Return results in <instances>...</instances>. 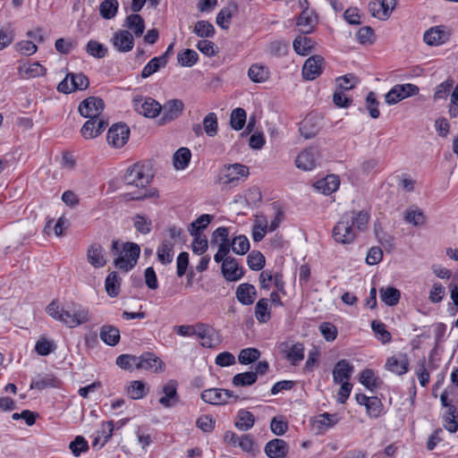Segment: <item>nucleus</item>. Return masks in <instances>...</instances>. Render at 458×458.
<instances>
[{
  "mask_svg": "<svg viewBox=\"0 0 458 458\" xmlns=\"http://www.w3.org/2000/svg\"><path fill=\"white\" fill-rule=\"evenodd\" d=\"M369 214L367 211H351L342 216L332 230L334 241L339 244L347 245L352 243L357 232H362L367 228Z\"/></svg>",
  "mask_w": 458,
  "mask_h": 458,
  "instance_id": "f257e3e1",
  "label": "nucleus"
},
{
  "mask_svg": "<svg viewBox=\"0 0 458 458\" xmlns=\"http://www.w3.org/2000/svg\"><path fill=\"white\" fill-rule=\"evenodd\" d=\"M47 314L70 328L89 321V311L79 304L72 303L65 308L57 301H52L47 308Z\"/></svg>",
  "mask_w": 458,
  "mask_h": 458,
  "instance_id": "f03ea898",
  "label": "nucleus"
},
{
  "mask_svg": "<svg viewBox=\"0 0 458 458\" xmlns=\"http://www.w3.org/2000/svg\"><path fill=\"white\" fill-rule=\"evenodd\" d=\"M112 251L116 258L114 266L125 272L131 270L137 264L140 253V248L137 243L127 242L120 244L114 241L112 243Z\"/></svg>",
  "mask_w": 458,
  "mask_h": 458,
  "instance_id": "7ed1b4c3",
  "label": "nucleus"
},
{
  "mask_svg": "<svg viewBox=\"0 0 458 458\" xmlns=\"http://www.w3.org/2000/svg\"><path fill=\"white\" fill-rule=\"evenodd\" d=\"M249 174V168L241 164H233L222 168L218 174V181L221 184L233 186L236 185L242 178H246Z\"/></svg>",
  "mask_w": 458,
  "mask_h": 458,
  "instance_id": "20e7f679",
  "label": "nucleus"
},
{
  "mask_svg": "<svg viewBox=\"0 0 458 458\" xmlns=\"http://www.w3.org/2000/svg\"><path fill=\"white\" fill-rule=\"evenodd\" d=\"M278 349L284 358L293 366L299 365L304 359L305 347L301 342L284 341L279 344Z\"/></svg>",
  "mask_w": 458,
  "mask_h": 458,
  "instance_id": "39448f33",
  "label": "nucleus"
},
{
  "mask_svg": "<svg viewBox=\"0 0 458 458\" xmlns=\"http://www.w3.org/2000/svg\"><path fill=\"white\" fill-rule=\"evenodd\" d=\"M419 90L415 84H396L385 95V102L387 105H394L406 98L417 95Z\"/></svg>",
  "mask_w": 458,
  "mask_h": 458,
  "instance_id": "423d86ee",
  "label": "nucleus"
},
{
  "mask_svg": "<svg viewBox=\"0 0 458 458\" xmlns=\"http://www.w3.org/2000/svg\"><path fill=\"white\" fill-rule=\"evenodd\" d=\"M201 399L212 405H223L228 403L232 399L233 402L238 400V396L233 392L222 388H209L202 392Z\"/></svg>",
  "mask_w": 458,
  "mask_h": 458,
  "instance_id": "0eeeda50",
  "label": "nucleus"
},
{
  "mask_svg": "<svg viewBox=\"0 0 458 458\" xmlns=\"http://www.w3.org/2000/svg\"><path fill=\"white\" fill-rule=\"evenodd\" d=\"M151 176L142 165L135 164L130 167L124 174V182L129 185L138 188L146 187L150 182Z\"/></svg>",
  "mask_w": 458,
  "mask_h": 458,
  "instance_id": "6e6552de",
  "label": "nucleus"
},
{
  "mask_svg": "<svg viewBox=\"0 0 458 458\" xmlns=\"http://www.w3.org/2000/svg\"><path fill=\"white\" fill-rule=\"evenodd\" d=\"M130 137V129L125 123L113 124L107 132V141L114 148H122Z\"/></svg>",
  "mask_w": 458,
  "mask_h": 458,
  "instance_id": "1a4fd4ad",
  "label": "nucleus"
},
{
  "mask_svg": "<svg viewBox=\"0 0 458 458\" xmlns=\"http://www.w3.org/2000/svg\"><path fill=\"white\" fill-rule=\"evenodd\" d=\"M160 397L158 403L164 408H172L179 402L177 394V383L174 380H169L162 386L159 392Z\"/></svg>",
  "mask_w": 458,
  "mask_h": 458,
  "instance_id": "9d476101",
  "label": "nucleus"
},
{
  "mask_svg": "<svg viewBox=\"0 0 458 458\" xmlns=\"http://www.w3.org/2000/svg\"><path fill=\"white\" fill-rule=\"evenodd\" d=\"M318 151L314 148L303 149L295 158V165L303 171L313 170L318 164Z\"/></svg>",
  "mask_w": 458,
  "mask_h": 458,
  "instance_id": "9b49d317",
  "label": "nucleus"
},
{
  "mask_svg": "<svg viewBox=\"0 0 458 458\" xmlns=\"http://www.w3.org/2000/svg\"><path fill=\"white\" fill-rule=\"evenodd\" d=\"M88 120L81 127V136L86 139H94L100 135L107 125V122L102 119L100 116H89Z\"/></svg>",
  "mask_w": 458,
  "mask_h": 458,
  "instance_id": "f8f14e48",
  "label": "nucleus"
},
{
  "mask_svg": "<svg viewBox=\"0 0 458 458\" xmlns=\"http://www.w3.org/2000/svg\"><path fill=\"white\" fill-rule=\"evenodd\" d=\"M133 106L138 114H160L162 106L154 98L136 97L133 98Z\"/></svg>",
  "mask_w": 458,
  "mask_h": 458,
  "instance_id": "ddd939ff",
  "label": "nucleus"
},
{
  "mask_svg": "<svg viewBox=\"0 0 458 458\" xmlns=\"http://www.w3.org/2000/svg\"><path fill=\"white\" fill-rule=\"evenodd\" d=\"M450 30L444 26H436L426 30L423 40L429 46H439L449 40Z\"/></svg>",
  "mask_w": 458,
  "mask_h": 458,
  "instance_id": "4468645a",
  "label": "nucleus"
},
{
  "mask_svg": "<svg viewBox=\"0 0 458 458\" xmlns=\"http://www.w3.org/2000/svg\"><path fill=\"white\" fill-rule=\"evenodd\" d=\"M111 42L114 47L121 53H127L134 47L133 35L127 30H119L114 32Z\"/></svg>",
  "mask_w": 458,
  "mask_h": 458,
  "instance_id": "2eb2a0df",
  "label": "nucleus"
},
{
  "mask_svg": "<svg viewBox=\"0 0 458 458\" xmlns=\"http://www.w3.org/2000/svg\"><path fill=\"white\" fill-rule=\"evenodd\" d=\"M324 58L321 55H315L309 57L302 66V76L307 81H313L322 72V64Z\"/></svg>",
  "mask_w": 458,
  "mask_h": 458,
  "instance_id": "dca6fc26",
  "label": "nucleus"
},
{
  "mask_svg": "<svg viewBox=\"0 0 458 458\" xmlns=\"http://www.w3.org/2000/svg\"><path fill=\"white\" fill-rule=\"evenodd\" d=\"M87 260L94 268H101L107 263L106 252L101 244L94 242L87 250Z\"/></svg>",
  "mask_w": 458,
  "mask_h": 458,
  "instance_id": "f3484780",
  "label": "nucleus"
},
{
  "mask_svg": "<svg viewBox=\"0 0 458 458\" xmlns=\"http://www.w3.org/2000/svg\"><path fill=\"white\" fill-rule=\"evenodd\" d=\"M222 274L227 281L235 282L243 276V270L239 267L237 260L227 258L222 263Z\"/></svg>",
  "mask_w": 458,
  "mask_h": 458,
  "instance_id": "a211bd4d",
  "label": "nucleus"
},
{
  "mask_svg": "<svg viewBox=\"0 0 458 458\" xmlns=\"http://www.w3.org/2000/svg\"><path fill=\"white\" fill-rule=\"evenodd\" d=\"M105 108V102L98 97H89L79 106L80 114H101Z\"/></svg>",
  "mask_w": 458,
  "mask_h": 458,
  "instance_id": "6ab92c4d",
  "label": "nucleus"
},
{
  "mask_svg": "<svg viewBox=\"0 0 458 458\" xmlns=\"http://www.w3.org/2000/svg\"><path fill=\"white\" fill-rule=\"evenodd\" d=\"M354 370L353 366L346 360H341L336 362L333 369V380L335 384L348 382Z\"/></svg>",
  "mask_w": 458,
  "mask_h": 458,
  "instance_id": "aec40b11",
  "label": "nucleus"
},
{
  "mask_svg": "<svg viewBox=\"0 0 458 458\" xmlns=\"http://www.w3.org/2000/svg\"><path fill=\"white\" fill-rule=\"evenodd\" d=\"M215 329L205 323H197L195 324V334L194 336H197L201 340L200 344L205 348H212L215 344Z\"/></svg>",
  "mask_w": 458,
  "mask_h": 458,
  "instance_id": "412c9836",
  "label": "nucleus"
},
{
  "mask_svg": "<svg viewBox=\"0 0 458 458\" xmlns=\"http://www.w3.org/2000/svg\"><path fill=\"white\" fill-rule=\"evenodd\" d=\"M320 129L319 116H304L300 123L299 131L305 139L314 137Z\"/></svg>",
  "mask_w": 458,
  "mask_h": 458,
  "instance_id": "4be33fe9",
  "label": "nucleus"
},
{
  "mask_svg": "<svg viewBox=\"0 0 458 458\" xmlns=\"http://www.w3.org/2000/svg\"><path fill=\"white\" fill-rule=\"evenodd\" d=\"M288 452V445L280 438H275L267 443L265 453L269 458H284Z\"/></svg>",
  "mask_w": 458,
  "mask_h": 458,
  "instance_id": "5701e85b",
  "label": "nucleus"
},
{
  "mask_svg": "<svg viewBox=\"0 0 458 458\" xmlns=\"http://www.w3.org/2000/svg\"><path fill=\"white\" fill-rule=\"evenodd\" d=\"M340 185V180L335 174L327 175L325 178L317 181L314 184L315 189L325 195H330L335 192Z\"/></svg>",
  "mask_w": 458,
  "mask_h": 458,
  "instance_id": "b1692460",
  "label": "nucleus"
},
{
  "mask_svg": "<svg viewBox=\"0 0 458 458\" xmlns=\"http://www.w3.org/2000/svg\"><path fill=\"white\" fill-rule=\"evenodd\" d=\"M235 295L242 305H251L257 297V291L254 285L243 283L238 285Z\"/></svg>",
  "mask_w": 458,
  "mask_h": 458,
  "instance_id": "393cba45",
  "label": "nucleus"
},
{
  "mask_svg": "<svg viewBox=\"0 0 458 458\" xmlns=\"http://www.w3.org/2000/svg\"><path fill=\"white\" fill-rule=\"evenodd\" d=\"M386 369L397 375H403L409 369V360L407 356L400 355L399 357L392 356L386 360Z\"/></svg>",
  "mask_w": 458,
  "mask_h": 458,
  "instance_id": "a878e982",
  "label": "nucleus"
},
{
  "mask_svg": "<svg viewBox=\"0 0 458 458\" xmlns=\"http://www.w3.org/2000/svg\"><path fill=\"white\" fill-rule=\"evenodd\" d=\"M163 362L153 353L145 352L138 357L137 369H152L158 371L162 369Z\"/></svg>",
  "mask_w": 458,
  "mask_h": 458,
  "instance_id": "bb28decb",
  "label": "nucleus"
},
{
  "mask_svg": "<svg viewBox=\"0 0 458 458\" xmlns=\"http://www.w3.org/2000/svg\"><path fill=\"white\" fill-rule=\"evenodd\" d=\"M238 10V5L234 2H230L225 7L222 8L216 15V24L226 30L232 20V16Z\"/></svg>",
  "mask_w": 458,
  "mask_h": 458,
  "instance_id": "cd10ccee",
  "label": "nucleus"
},
{
  "mask_svg": "<svg viewBox=\"0 0 458 458\" xmlns=\"http://www.w3.org/2000/svg\"><path fill=\"white\" fill-rule=\"evenodd\" d=\"M124 27L133 32L136 37H141L145 30V22L140 14L132 13L126 17Z\"/></svg>",
  "mask_w": 458,
  "mask_h": 458,
  "instance_id": "c85d7f7f",
  "label": "nucleus"
},
{
  "mask_svg": "<svg viewBox=\"0 0 458 458\" xmlns=\"http://www.w3.org/2000/svg\"><path fill=\"white\" fill-rule=\"evenodd\" d=\"M99 337L106 344L114 346L120 341V331L114 326L105 325L100 328Z\"/></svg>",
  "mask_w": 458,
  "mask_h": 458,
  "instance_id": "c756f323",
  "label": "nucleus"
},
{
  "mask_svg": "<svg viewBox=\"0 0 458 458\" xmlns=\"http://www.w3.org/2000/svg\"><path fill=\"white\" fill-rule=\"evenodd\" d=\"M337 422L338 418L336 414L325 412L315 418L313 425L318 429V433H322L335 426Z\"/></svg>",
  "mask_w": 458,
  "mask_h": 458,
  "instance_id": "7c9ffc66",
  "label": "nucleus"
},
{
  "mask_svg": "<svg viewBox=\"0 0 458 458\" xmlns=\"http://www.w3.org/2000/svg\"><path fill=\"white\" fill-rule=\"evenodd\" d=\"M379 297L387 306H395L400 301L401 292L393 286L381 287Z\"/></svg>",
  "mask_w": 458,
  "mask_h": 458,
  "instance_id": "2f4dec72",
  "label": "nucleus"
},
{
  "mask_svg": "<svg viewBox=\"0 0 458 458\" xmlns=\"http://www.w3.org/2000/svg\"><path fill=\"white\" fill-rule=\"evenodd\" d=\"M191 158V152L188 148L182 147L175 151L173 157L174 167L176 170H184L188 167Z\"/></svg>",
  "mask_w": 458,
  "mask_h": 458,
  "instance_id": "473e14b6",
  "label": "nucleus"
},
{
  "mask_svg": "<svg viewBox=\"0 0 458 458\" xmlns=\"http://www.w3.org/2000/svg\"><path fill=\"white\" fill-rule=\"evenodd\" d=\"M404 221L414 226H420L426 223V216L423 211L418 207L412 206L404 212Z\"/></svg>",
  "mask_w": 458,
  "mask_h": 458,
  "instance_id": "72a5a7b5",
  "label": "nucleus"
},
{
  "mask_svg": "<svg viewBox=\"0 0 458 458\" xmlns=\"http://www.w3.org/2000/svg\"><path fill=\"white\" fill-rule=\"evenodd\" d=\"M126 393L132 400H140L148 394V388L143 381L133 380L126 387Z\"/></svg>",
  "mask_w": 458,
  "mask_h": 458,
  "instance_id": "f704fd0d",
  "label": "nucleus"
},
{
  "mask_svg": "<svg viewBox=\"0 0 458 458\" xmlns=\"http://www.w3.org/2000/svg\"><path fill=\"white\" fill-rule=\"evenodd\" d=\"M317 22V17L310 10H302L297 19V25L301 28L303 33H309Z\"/></svg>",
  "mask_w": 458,
  "mask_h": 458,
  "instance_id": "c9c22d12",
  "label": "nucleus"
},
{
  "mask_svg": "<svg viewBox=\"0 0 458 458\" xmlns=\"http://www.w3.org/2000/svg\"><path fill=\"white\" fill-rule=\"evenodd\" d=\"M46 69L38 63L24 64L19 67V73L23 79L36 78L44 75Z\"/></svg>",
  "mask_w": 458,
  "mask_h": 458,
  "instance_id": "e433bc0d",
  "label": "nucleus"
},
{
  "mask_svg": "<svg viewBox=\"0 0 458 458\" xmlns=\"http://www.w3.org/2000/svg\"><path fill=\"white\" fill-rule=\"evenodd\" d=\"M236 419L234 425L242 431L250 429L255 422L254 415L250 411L242 409L238 411Z\"/></svg>",
  "mask_w": 458,
  "mask_h": 458,
  "instance_id": "4c0bfd02",
  "label": "nucleus"
},
{
  "mask_svg": "<svg viewBox=\"0 0 458 458\" xmlns=\"http://www.w3.org/2000/svg\"><path fill=\"white\" fill-rule=\"evenodd\" d=\"M294 51L301 55H308L314 47L313 40L306 36H298L293 43Z\"/></svg>",
  "mask_w": 458,
  "mask_h": 458,
  "instance_id": "58836bf2",
  "label": "nucleus"
},
{
  "mask_svg": "<svg viewBox=\"0 0 458 458\" xmlns=\"http://www.w3.org/2000/svg\"><path fill=\"white\" fill-rule=\"evenodd\" d=\"M157 254L158 260L162 264L171 263L174 258V243L166 240L163 241L157 248Z\"/></svg>",
  "mask_w": 458,
  "mask_h": 458,
  "instance_id": "ea45409f",
  "label": "nucleus"
},
{
  "mask_svg": "<svg viewBox=\"0 0 458 458\" xmlns=\"http://www.w3.org/2000/svg\"><path fill=\"white\" fill-rule=\"evenodd\" d=\"M121 278L114 271L108 274L105 281V288L110 297H116L120 293Z\"/></svg>",
  "mask_w": 458,
  "mask_h": 458,
  "instance_id": "a19ab883",
  "label": "nucleus"
},
{
  "mask_svg": "<svg viewBox=\"0 0 458 458\" xmlns=\"http://www.w3.org/2000/svg\"><path fill=\"white\" fill-rule=\"evenodd\" d=\"M255 317L259 323H267L270 319L268 299L262 298L258 301L255 306Z\"/></svg>",
  "mask_w": 458,
  "mask_h": 458,
  "instance_id": "79ce46f5",
  "label": "nucleus"
},
{
  "mask_svg": "<svg viewBox=\"0 0 458 458\" xmlns=\"http://www.w3.org/2000/svg\"><path fill=\"white\" fill-rule=\"evenodd\" d=\"M368 9L373 17L379 20L386 21L390 17V11L383 6L379 0H371L369 3Z\"/></svg>",
  "mask_w": 458,
  "mask_h": 458,
  "instance_id": "37998d69",
  "label": "nucleus"
},
{
  "mask_svg": "<svg viewBox=\"0 0 458 458\" xmlns=\"http://www.w3.org/2000/svg\"><path fill=\"white\" fill-rule=\"evenodd\" d=\"M199 59V55L196 51L192 49H184L177 54V62L180 65L184 67L193 66Z\"/></svg>",
  "mask_w": 458,
  "mask_h": 458,
  "instance_id": "c03bdc74",
  "label": "nucleus"
},
{
  "mask_svg": "<svg viewBox=\"0 0 458 458\" xmlns=\"http://www.w3.org/2000/svg\"><path fill=\"white\" fill-rule=\"evenodd\" d=\"M118 6L117 0H104L99 5L100 15L104 19L110 20L115 16Z\"/></svg>",
  "mask_w": 458,
  "mask_h": 458,
  "instance_id": "a18cd8bd",
  "label": "nucleus"
},
{
  "mask_svg": "<svg viewBox=\"0 0 458 458\" xmlns=\"http://www.w3.org/2000/svg\"><path fill=\"white\" fill-rule=\"evenodd\" d=\"M193 33L199 38H212L215 35V28L208 21H198L194 25Z\"/></svg>",
  "mask_w": 458,
  "mask_h": 458,
  "instance_id": "49530a36",
  "label": "nucleus"
},
{
  "mask_svg": "<svg viewBox=\"0 0 458 458\" xmlns=\"http://www.w3.org/2000/svg\"><path fill=\"white\" fill-rule=\"evenodd\" d=\"M250 79L254 82H263L268 78V70L260 64H252L248 71Z\"/></svg>",
  "mask_w": 458,
  "mask_h": 458,
  "instance_id": "de8ad7c7",
  "label": "nucleus"
},
{
  "mask_svg": "<svg viewBox=\"0 0 458 458\" xmlns=\"http://www.w3.org/2000/svg\"><path fill=\"white\" fill-rule=\"evenodd\" d=\"M257 381L256 374L252 371L238 373L233 376L232 383L234 386H249Z\"/></svg>",
  "mask_w": 458,
  "mask_h": 458,
  "instance_id": "09e8293b",
  "label": "nucleus"
},
{
  "mask_svg": "<svg viewBox=\"0 0 458 458\" xmlns=\"http://www.w3.org/2000/svg\"><path fill=\"white\" fill-rule=\"evenodd\" d=\"M133 225L135 229L142 233L148 234L151 231L152 221L147 216L137 214L133 216Z\"/></svg>",
  "mask_w": 458,
  "mask_h": 458,
  "instance_id": "8fccbe9b",
  "label": "nucleus"
},
{
  "mask_svg": "<svg viewBox=\"0 0 458 458\" xmlns=\"http://www.w3.org/2000/svg\"><path fill=\"white\" fill-rule=\"evenodd\" d=\"M213 219V216L204 214L199 216L195 221L191 223L188 231L191 234H196V233H201V230L208 227Z\"/></svg>",
  "mask_w": 458,
  "mask_h": 458,
  "instance_id": "3c124183",
  "label": "nucleus"
},
{
  "mask_svg": "<svg viewBox=\"0 0 458 458\" xmlns=\"http://www.w3.org/2000/svg\"><path fill=\"white\" fill-rule=\"evenodd\" d=\"M371 328L375 333L377 339L381 341L383 344H387L391 341V334L387 331L386 325L381 321H372Z\"/></svg>",
  "mask_w": 458,
  "mask_h": 458,
  "instance_id": "603ef678",
  "label": "nucleus"
},
{
  "mask_svg": "<svg viewBox=\"0 0 458 458\" xmlns=\"http://www.w3.org/2000/svg\"><path fill=\"white\" fill-rule=\"evenodd\" d=\"M230 246L234 253L244 255L250 250V242L245 235H238L233 239Z\"/></svg>",
  "mask_w": 458,
  "mask_h": 458,
  "instance_id": "864d4df0",
  "label": "nucleus"
},
{
  "mask_svg": "<svg viewBox=\"0 0 458 458\" xmlns=\"http://www.w3.org/2000/svg\"><path fill=\"white\" fill-rule=\"evenodd\" d=\"M193 236V242L191 243L192 251L197 255H202L206 252L208 247V239L202 233H196V234H191Z\"/></svg>",
  "mask_w": 458,
  "mask_h": 458,
  "instance_id": "5fc2aeb1",
  "label": "nucleus"
},
{
  "mask_svg": "<svg viewBox=\"0 0 458 458\" xmlns=\"http://www.w3.org/2000/svg\"><path fill=\"white\" fill-rule=\"evenodd\" d=\"M260 357V352L256 348H245L242 349L239 355L238 360L241 364L248 365L256 360Z\"/></svg>",
  "mask_w": 458,
  "mask_h": 458,
  "instance_id": "6e6d98bb",
  "label": "nucleus"
},
{
  "mask_svg": "<svg viewBox=\"0 0 458 458\" xmlns=\"http://www.w3.org/2000/svg\"><path fill=\"white\" fill-rule=\"evenodd\" d=\"M87 53L96 58H103L107 54V48L96 40H89L86 46Z\"/></svg>",
  "mask_w": 458,
  "mask_h": 458,
  "instance_id": "4d7b16f0",
  "label": "nucleus"
},
{
  "mask_svg": "<svg viewBox=\"0 0 458 458\" xmlns=\"http://www.w3.org/2000/svg\"><path fill=\"white\" fill-rule=\"evenodd\" d=\"M456 413L457 410L455 407H449V411H445V414L444 415V427L451 433H454L458 429Z\"/></svg>",
  "mask_w": 458,
  "mask_h": 458,
  "instance_id": "13d9d810",
  "label": "nucleus"
},
{
  "mask_svg": "<svg viewBox=\"0 0 458 458\" xmlns=\"http://www.w3.org/2000/svg\"><path fill=\"white\" fill-rule=\"evenodd\" d=\"M265 257L260 251H251L248 256V266L250 269L259 271L265 266Z\"/></svg>",
  "mask_w": 458,
  "mask_h": 458,
  "instance_id": "bf43d9fd",
  "label": "nucleus"
},
{
  "mask_svg": "<svg viewBox=\"0 0 458 458\" xmlns=\"http://www.w3.org/2000/svg\"><path fill=\"white\" fill-rule=\"evenodd\" d=\"M69 75L71 89H73V91L77 89H86L89 87V79L83 73H69Z\"/></svg>",
  "mask_w": 458,
  "mask_h": 458,
  "instance_id": "052dcab7",
  "label": "nucleus"
},
{
  "mask_svg": "<svg viewBox=\"0 0 458 458\" xmlns=\"http://www.w3.org/2000/svg\"><path fill=\"white\" fill-rule=\"evenodd\" d=\"M138 357L131 354H121L116 358L115 363L123 369H137Z\"/></svg>",
  "mask_w": 458,
  "mask_h": 458,
  "instance_id": "680f3d73",
  "label": "nucleus"
},
{
  "mask_svg": "<svg viewBox=\"0 0 458 458\" xmlns=\"http://www.w3.org/2000/svg\"><path fill=\"white\" fill-rule=\"evenodd\" d=\"M382 403L377 396H371L366 405L367 413L371 418H377L382 411Z\"/></svg>",
  "mask_w": 458,
  "mask_h": 458,
  "instance_id": "e2e57ef3",
  "label": "nucleus"
},
{
  "mask_svg": "<svg viewBox=\"0 0 458 458\" xmlns=\"http://www.w3.org/2000/svg\"><path fill=\"white\" fill-rule=\"evenodd\" d=\"M184 104L181 99H170L162 106L164 114H175L183 111Z\"/></svg>",
  "mask_w": 458,
  "mask_h": 458,
  "instance_id": "0e129e2a",
  "label": "nucleus"
},
{
  "mask_svg": "<svg viewBox=\"0 0 458 458\" xmlns=\"http://www.w3.org/2000/svg\"><path fill=\"white\" fill-rule=\"evenodd\" d=\"M69 448L74 456H79L81 453L86 452L89 449V445L83 437L78 436L70 443Z\"/></svg>",
  "mask_w": 458,
  "mask_h": 458,
  "instance_id": "69168bd1",
  "label": "nucleus"
},
{
  "mask_svg": "<svg viewBox=\"0 0 458 458\" xmlns=\"http://www.w3.org/2000/svg\"><path fill=\"white\" fill-rule=\"evenodd\" d=\"M319 332L327 342H333L337 336V328L329 322H323L319 326Z\"/></svg>",
  "mask_w": 458,
  "mask_h": 458,
  "instance_id": "338daca9",
  "label": "nucleus"
},
{
  "mask_svg": "<svg viewBox=\"0 0 458 458\" xmlns=\"http://www.w3.org/2000/svg\"><path fill=\"white\" fill-rule=\"evenodd\" d=\"M161 67L165 65L159 61L157 57H153L142 69L141 77L143 79L148 78L153 73L157 72Z\"/></svg>",
  "mask_w": 458,
  "mask_h": 458,
  "instance_id": "774afa93",
  "label": "nucleus"
}]
</instances>
